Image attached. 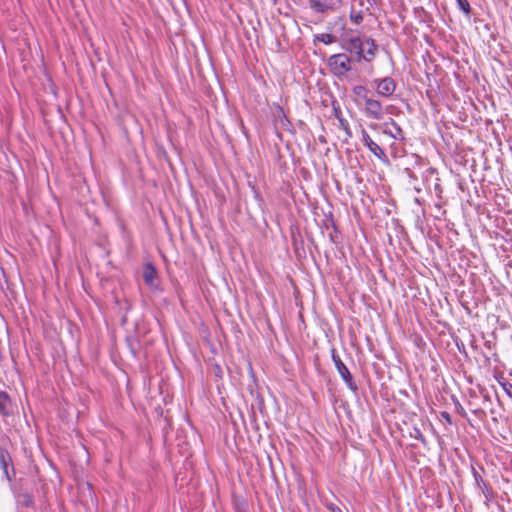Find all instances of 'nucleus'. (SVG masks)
<instances>
[{"label":"nucleus","mask_w":512,"mask_h":512,"mask_svg":"<svg viewBox=\"0 0 512 512\" xmlns=\"http://www.w3.org/2000/svg\"><path fill=\"white\" fill-rule=\"evenodd\" d=\"M31 502H32V499H31V497H29V498L26 500V505H29Z\"/></svg>","instance_id":"cd10ccee"},{"label":"nucleus","mask_w":512,"mask_h":512,"mask_svg":"<svg viewBox=\"0 0 512 512\" xmlns=\"http://www.w3.org/2000/svg\"><path fill=\"white\" fill-rule=\"evenodd\" d=\"M440 416L443 420H445L449 425H452L453 421H452V417L450 415V413H448L447 411H442L440 413Z\"/></svg>","instance_id":"b1692460"},{"label":"nucleus","mask_w":512,"mask_h":512,"mask_svg":"<svg viewBox=\"0 0 512 512\" xmlns=\"http://www.w3.org/2000/svg\"><path fill=\"white\" fill-rule=\"evenodd\" d=\"M350 19L356 24L360 23L363 20L362 12L351 13Z\"/></svg>","instance_id":"4be33fe9"},{"label":"nucleus","mask_w":512,"mask_h":512,"mask_svg":"<svg viewBox=\"0 0 512 512\" xmlns=\"http://www.w3.org/2000/svg\"><path fill=\"white\" fill-rule=\"evenodd\" d=\"M409 177L412 178V179H415L414 173H409Z\"/></svg>","instance_id":"c85d7f7f"},{"label":"nucleus","mask_w":512,"mask_h":512,"mask_svg":"<svg viewBox=\"0 0 512 512\" xmlns=\"http://www.w3.org/2000/svg\"><path fill=\"white\" fill-rule=\"evenodd\" d=\"M361 140L363 145L380 161L383 163L388 162V157L384 151L373 139L370 137L365 128L361 127Z\"/></svg>","instance_id":"423d86ee"},{"label":"nucleus","mask_w":512,"mask_h":512,"mask_svg":"<svg viewBox=\"0 0 512 512\" xmlns=\"http://www.w3.org/2000/svg\"><path fill=\"white\" fill-rule=\"evenodd\" d=\"M364 44L367 45V49L364 50V57H361V60H364L366 62H371L372 59L375 57L377 52V45L372 38H366L364 40Z\"/></svg>","instance_id":"4468645a"},{"label":"nucleus","mask_w":512,"mask_h":512,"mask_svg":"<svg viewBox=\"0 0 512 512\" xmlns=\"http://www.w3.org/2000/svg\"><path fill=\"white\" fill-rule=\"evenodd\" d=\"M458 8L466 15L469 16L471 13V7L468 0H456Z\"/></svg>","instance_id":"a211bd4d"},{"label":"nucleus","mask_w":512,"mask_h":512,"mask_svg":"<svg viewBox=\"0 0 512 512\" xmlns=\"http://www.w3.org/2000/svg\"><path fill=\"white\" fill-rule=\"evenodd\" d=\"M423 182L426 186L427 189H430L431 188V181L432 179L435 180V177L437 176V171L436 169L430 167V168H427L424 172H423Z\"/></svg>","instance_id":"dca6fc26"},{"label":"nucleus","mask_w":512,"mask_h":512,"mask_svg":"<svg viewBox=\"0 0 512 512\" xmlns=\"http://www.w3.org/2000/svg\"><path fill=\"white\" fill-rule=\"evenodd\" d=\"M352 93L356 97V103L359 107L371 96L369 89L364 85L353 86Z\"/></svg>","instance_id":"ddd939ff"},{"label":"nucleus","mask_w":512,"mask_h":512,"mask_svg":"<svg viewBox=\"0 0 512 512\" xmlns=\"http://www.w3.org/2000/svg\"><path fill=\"white\" fill-rule=\"evenodd\" d=\"M314 42H321L325 45H329L335 42V37L329 33H321L314 35Z\"/></svg>","instance_id":"f3484780"},{"label":"nucleus","mask_w":512,"mask_h":512,"mask_svg":"<svg viewBox=\"0 0 512 512\" xmlns=\"http://www.w3.org/2000/svg\"><path fill=\"white\" fill-rule=\"evenodd\" d=\"M382 127L383 134L399 141H403L405 139L402 128L394 119L390 118L389 121L385 122Z\"/></svg>","instance_id":"9d476101"},{"label":"nucleus","mask_w":512,"mask_h":512,"mask_svg":"<svg viewBox=\"0 0 512 512\" xmlns=\"http://www.w3.org/2000/svg\"><path fill=\"white\" fill-rule=\"evenodd\" d=\"M371 83L380 97L391 99L394 96L397 84L392 77L375 78Z\"/></svg>","instance_id":"f03ea898"},{"label":"nucleus","mask_w":512,"mask_h":512,"mask_svg":"<svg viewBox=\"0 0 512 512\" xmlns=\"http://www.w3.org/2000/svg\"><path fill=\"white\" fill-rule=\"evenodd\" d=\"M410 437L420 441L424 445L426 444V439L418 427H413L412 431L410 432Z\"/></svg>","instance_id":"6ab92c4d"},{"label":"nucleus","mask_w":512,"mask_h":512,"mask_svg":"<svg viewBox=\"0 0 512 512\" xmlns=\"http://www.w3.org/2000/svg\"><path fill=\"white\" fill-rule=\"evenodd\" d=\"M369 127H370L371 129H374V130H375V129H377L379 126H378V124H376V123H371V124L369 125Z\"/></svg>","instance_id":"bb28decb"},{"label":"nucleus","mask_w":512,"mask_h":512,"mask_svg":"<svg viewBox=\"0 0 512 512\" xmlns=\"http://www.w3.org/2000/svg\"><path fill=\"white\" fill-rule=\"evenodd\" d=\"M414 13L417 17H419L421 19V21L426 22L427 21L426 18H429V20H431V17L428 15V13L426 12V10L423 7L415 8Z\"/></svg>","instance_id":"aec40b11"},{"label":"nucleus","mask_w":512,"mask_h":512,"mask_svg":"<svg viewBox=\"0 0 512 512\" xmlns=\"http://www.w3.org/2000/svg\"><path fill=\"white\" fill-rule=\"evenodd\" d=\"M502 387L505 390L506 394L512 398V384L509 382L502 383Z\"/></svg>","instance_id":"5701e85b"},{"label":"nucleus","mask_w":512,"mask_h":512,"mask_svg":"<svg viewBox=\"0 0 512 512\" xmlns=\"http://www.w3.org/2000/svg\"><path fill=\"white\" fill-rule=\"evenodd\" d=\"M332 361L334 362L335 368L337 369L340 377L346 384V386L352 391L357 392L358 386L355 383L353 376L347 366L343 363L339 355L336 353L335 349H332Z\"/></svg>","instance_id":"20e7f679"},{"label":"nucleus","mask_w":512,"mask_h":512,"mask_svg":"<svg viewBox=\"0 0 512 512\" xmlns=\"http://www.w3.org/2000/svg\"><path fill=\"white\" fill-rule=\"evenodd\" d=\"M0 468L3 471L5 478L11 482L15 477V469L12 463V458L7 449L0 446Z\"/></svg>","instance_id":"1a4fd4ad"},{"label":"nucleus","mask_w":512,"mask_h":512,"mask_svg":"<svg viewBox=\"0 0 512 512\" xmlns=\"http://www.w3.org/2000/svg\"><path fill=\"white\" fill-rule=\"evenodd\" d=\"M472 474H473V478L475 480L477 487L481 490V492L484 494V496L488 499L492 494L491 489L489 488V485L483 480L482 476L479 474V472L475 468H472Z\"/></svg>","instance_id":"2eb2a0df"},{"label":"nucleus","mask_w":512,"mask_h":512,"mask_svg":"<svg viewBox=\"0 0 512 512\" xmlns=\"http://www.w3.org/2000/svg\"><path fill=\"white\" fill-rule=\"evenodd\" d=\"M0 414L3 417L13 414L12 400L6 391H0Z\"/></svg>","instance_id":"9b49d317"},{"label":"nucleus","mask_w":512,"mask_h":512,"mask_svg":"<svg viewBox=\"0 0 512 512\" xmlns=\"http://www.w3.org/2000/svg\"><path fill=\"white\" fill-rule=\"evenodd\" d=\"M325 507L327 508V510L329 512H343L342 509L338 505H336L335 503H332V502H326Z\"/></svg>","instance_id":"412c9836"},{"label":"nucleus","mask_w":512,"mask_h":512,"mask_svg":"<svg viewBox=\"0 0 512 512\" xmlns=\"http://www.w3.org/2000/svg\"><path fill=\"white\" fill-rule=\"evenodd\" d=\"M341 47L353 55L355 61L357 62H360L361 57H364V40H362L359 36L343 38Z\"/></svg>","instance_id":"39448f33"},{"label":"nucleus","mask_w":512,"mask_h":512,"mask_svg":"<svg viewBox=\"0 0 512 512\" xmlns=\"http://www.w3.org/2000/svg\"><path fill=\"white\" fill-rule=\"evenodd\" d=\"M309 7L316 13L327 14L338 10L342 0H308Z\"/></svg>","instance_id":"0eeeda50"},{"label":"nucleus","mask_w":512,"mask_h":512,"mask_svg":"<svg viewBox=\"0 0 512 512\" xmlns=\"http://www.w3.org/2000/svg\"><path fill=\"white\" fill-rule=\"evenodd\" d=\"M415 202L420 204V200L418 198L415 199Z\"/></svg>","instance_id":"c756f323"},{"label":"nucleus","mask_w":512,"mask_h":512,"mask_svg":"<svg viewBox=\"0 0 512 512\" xmlns=\"http://www.w3.org/2000/svg\"><path fill=\"white\" fill-rule=\"evenodd\" d=\"M327 64L331 72L337 77L345 76L351 69V59L345 53L331 55Z\"/></svg>","instance_id":"f257e3e1"},{"label":"nucleus","mask_w":512,"mask_h":512,"mask_svg":"<svg viewBox=\"0 0 512 512\" xmlns=\"http://www.w3.org/2000/svg\"><path fill=\"white\" fill-rule=\"evenodd\" d=\"M274 117V126L275 129L287 131L290 134H295V128L292 124V122L289 120L287 115L285 114L283 108L280 105H275V112L273 114Z\"/></svg>","instance_id":"6e6552de"},{"label":"nucleus","mask_w":512,"mask_h":512,"mask_svg":"<svg viewBox=\"0 0 512 512\" xmlns=\"http://www.w3.org/2000/svg\"><path fill=\"white\" fill-rule=\"evenodd\" d=\"M434 190L436 192V195L440 197V194L442 193V188L439 183V178L437 176L435 177Z\"/></svg>","instance_id":"a878e982"},{"label":"nucleus","mask_w":512,"mask_h":512,"mask_svg":"<svg viewBox=\"0 0 512 512\" xmlns=\"http://www.w3.org/2000/svg\"><path fill=\"white\" fill-rule=\"evenodd\" d=\"M340 124H341L342 128L344 129V131L346 132V134L348 136H351V132H350L348 121L345 120V119H341L340 120Z\"/></svg>","instance_id":"393cba45"},{"label":"nucleus","mask_w":512,"mask_h":512,"mask_svg":"<svg viewBox=\"0 0 512 512\" xmlns=\"http://www.w3.org/2000/svg\"><path fill=\"white\" fill-rule=\"evenodd\" d=\"M366 118L371 120H382L385 116V111L382 103L370 96L363 104L361 108Z\"/></svg>","instance_id":"7ed1b4c3"},{"label":"nucleus","mask_w":512,"mask_h":512,"mask_svg":"<svg viewBox=\"0 0 512 512\" xmlns=\"http://www.w3.org/2000/svg\"><path fill=\"white\" fill-rule=\"evenodd\" d=\"M157 277V270L155 266L148 262L143 267V280L149 287H155V279Z\"/></svg>","instance_id":"f8f14e48"}]
</instances>
